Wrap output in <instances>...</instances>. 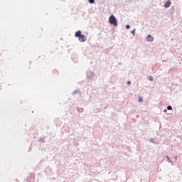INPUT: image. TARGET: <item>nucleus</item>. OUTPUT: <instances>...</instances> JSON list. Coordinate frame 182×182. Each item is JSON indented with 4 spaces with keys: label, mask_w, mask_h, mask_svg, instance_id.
Segmentation results:
<instances>
[{
    "label": "nucleus",
    "mask_w": 182,
    "mask_h": 182,
    "mask_svg": "<svg viewBox=\"0 0 182 182\" xmlns=\"http://www.w3.org/2000/svg\"><path fill=\"white\" fill-rule=\"evenodd\" d=\"M175 159H176V160H177V156H176V158H175Z\"/></svg>",
    "instance_id": "4468645a"
},
{
    "label": "nucleus",
    "mask_w": 182,
    "mask_h": 182,
    "mask_svg": "<svg viewBox=\"0 0 182 182\" xmlns=\"http://www.w3.org/2000/svg\"><path fill=\"white\" fill-rule=\"evenodd\" d=\"M166 159H168V160H170V158L168 156H166Z\"/></svg>",
    "instance_id": "f8f14e48"
},
{
    "label": "nucleus",
    "mask_w": 182,
    "mask_h": 182,
    "mask_svg": "<svg viewBox=\"0 0 182 182\" xmlns=\"http://www.w3.org/2000/svg\"><path fill=\"white\" fill-rule=\"evenodd\" d=\"M170 5H171V1H170V0H168L166 4H164L165 8H168V6H170Z\"/></svg>",
    "instance_id": "20e7f679"
},
{
    "label": "nucleus",
    "mask_w": 182,
    "mask_h": 182,
    "mask_svg": "<svg viewBox=\"0 0 182 182\" xmlns=\"http://www.w3.org/2000/svg\"><path fill=\"white\" fill-rule=\"evenodd\" d=\"M167 109L168 110H173V107H171V106H168Z\"/></svg>",
    "instance_id": "39448f33"
},
{
    "label": "nucleus",
    "mask_w": 182,
    "mask_h": 182,
    "mask_svg": "<svg viewBox=\"0 0 182 182\" xmlns=\"http://www.w3.org/2000/svg\"><path fill=\"white\" fill-rule=\"evenodd\" d=\"M109 22L111 25H114V26H117V21L116 20V17L112 15L109 18Z\"/></svg>",
    "instance_id": "f03ea898"
},
{
    "label": "nucleus",
    "mask_w": 182,
    "mask_h": 182,
    "mask_svg": "<svg viewBox=\"0 0 182 182\" xmlns=\"http://www.w3.org/2000/svg\"><path fill=\"white\" fill-rule=\"evenodd\" d=\"M138 100L139 102H143V97H139Z\"/></svg>",
    "instance_id": "423d86ee"
},
{
    "label": "nucleus",
    "mask_w": 182,
    "mask_h": 182,
    "mask_svg": "<svg viewBox=\"0 0 182 182\" xmlns=\"http://www.w3.org/2000/svg\"><path fill=\"white\" fill-rule=\"evenodd\" d=\"M130 83H131L130 81L127 82V85H130Z\"/></svg>",
    "instance_id": "9b49d317"
},
{
    "label": "nucleus",
    "mask_w": 182,
    "mask_h": 182,
    "mask_svg": "<svg viewBox=\"0 0 182 182\" xmlns=\"http://www.w3.org/2000/svg\"><path fill=\"white\" fill-rule=\"evenodd\" d=\"M134 32H136V30H133V31H132V35H134Z\"/></svg>",
    "instance_id": "9d476101"
},
{
    "label": "nucleus",
    "mask_w": 182,
    "mask_h": 182,
    "mask_svg": "<svg viewBox=\"0 0 182 182\" xmlns=\"http://www.w3.org/2000/svg\"><path fill=\"white\" fill-rule=\"evenodd\" d=\"M126 28H127V29H130V26H129V25H127V26H126Z\"/></svg>",
    "instance_id": "6e6552de"
},
{
    "label": "nucleus",
    "mask_w": 182,
    "mask_h": 182,
    "mask_svg": "<svg viewBox=\"0 0 182 182\" xmlns=\"http://www.w3.org/2000/svg\"><path fill=\"white\" fill-rule=\"evenodd\" d=\"M164 112H167V109H164Z\"/></svg>",
    "instance_id": "ddd939ff"
},
{
    "label": "nucleus",
    "mask_w": 182,
    "mask_h": 182,
    "mask_svg": "<svg viewBox=\"0 0 182 182\" xmlns=\"http://www.w3.org/2000/svg\"><path fill=\"white\" fill-rule=\"evenodd\" d=\"M146 39L148 42H153V41H154V37L151 36V35H148Z\"/></svg>",
    "instance_id": "7ed1b4c3"
},
{
    "label": "nucleus",
    "mask_w": 182,
    "mask_h": 182,
    "mask_svg": "<svg viewBox=\"0 0 182 182\" xmlns=\"http://www.w3.org/2000/svg\"><path fill=\"white\" fill-rule=\"evenodd\" d=\"M90 4H95V0H89Z\"/></svg>",
    "instance_id": "0eeeda50"
},
{
    "label": "nucleus",
    "mask_w": 182,
    "mask_h": 182,
    "mask_svg": "<svg viewBox=\"0 0 182 182\" xmlns=\"http://www.w3.org/2000/svg\"><path fill=\"white\" fill-rule=\"evenodd\" d=\"M149 79L151 80V82H153V77H149Z\"/></svg>",
    "instance_id": "1a4fd4ad"
},
{
    "label": "nucleus",
    "mask_w": 182,
    "mask_h": 182,
    "mask_svg": "<svg viewBox=\"0 0 182 182\" xmlns=\"http://www.w3.org/2000/svg\"><path fill=\"white\" fill-rule=\"evenodd\" d=\"M75 37L78 38V41H80V42L86 41V38L85 37V35L82 34V31H78L75 33Z\"/></svg>",
    "instance_id": "f257e3e1"
}]
</instances>
